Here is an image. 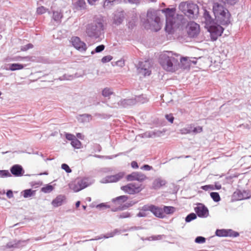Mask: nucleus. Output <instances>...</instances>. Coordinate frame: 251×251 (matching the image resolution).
<instances>
[{
  "instance_id": "1",
  "label": "nucleus",
  "mask_w": 251,
  "mask_h": 251,
  "mask_svg": "<svg viewBox=\"0 0 251 251\" xmlns=\"http://www.w3.org/2000/svg\"><path fill=\"white\" fill-rule=\"evenodd\" d=\"M159 62L164 70L171 72L177 70L179 65L178 58L174 56L173 52L170 51H166L160 55Z\"/></svg>"
},
{
  "instance_id": "2",
  "label": "nucleus",
  "mask_w": 251,
  "mask_h": 251,
  "mask_svg": "<svg viewBox=\"0 0 251 251\" xmlns=\"http://www.w3.org/2000/svg\"><path fill=\"white\" fill-rule=\"evenodd\" d=\"M213 12L217 23L223 25H228L230 21L231 15L228 10L223 4L218 2H214Z\"/></svg>"
},
{
  "instance_id": "3",
  "label": "nucleus",
  "mask_w": 251,
  "mask_h": 251,
  "mask_svg": "<svg viewBox=\"0 0 251 251\" xmlns=\"http://www.w3.org/2000/svg\"><path fill=\"white\" fill-rule=\"evenodd\" d=\"M104 25L103 20L95 19L93 23L88 24L86 28L87 35L92 39H97L103 33Z\"/></svg>"
},
{
  "instance_id": "4",
  "label": "nucleus",
  "mask_w": 251,
  "mask_h": 251,
  "mask_svg": "<svg viewBox=\"0 0 251 251\" xmlns=\"http://www.w3.org/2000/svg\"><path fill=\"white\" fill-rule=\"evenodd\" d=\"M147 22L151 30L156 32L159 30L162 25L159 17V12L153 9L149 10L147 15Z\"/></svg>"
},
{
  "instance_id": "5",
  "label": "nucleus",
  "mask_w": 251,
  "mask_h": 251,
  "mask_svg": "<svg viewBox=\"0 0 251 251\" xmlns=\"http://www.w3.org/2000/svg\"><path fill=\"white\" fill-rule=\"evenodd\" d=\"M162 12L165 13L166 19L165 30L169 34H172L174 32V27L179 25L177 23L178 19L175 17V9L167 8L163 9Z\"/></svg>"
},
{
  "instance_id": "6",
  "label": "nucleus",
  "mask_w": 251,
  "mask_h": 251,
  "mask_svg": "<svg viewBox=\"0 0 251 251\" xmlns=\"http://www.w3.org/2000/svg\"><path fill=\"white\" fill-rule=\"evenodd\" d=\"M93 183V180L89 178L85 177L77 181L76 183L71 184L70 187L75 192H77Z\"/></svg>"
},
{
  "instance_id": "7",
  "label": "nucleus",
  "mask_w": 251,
  "mask_h": 251,
  "mask_svg": "<svg viewBox=\"0 0 251 251\" xmlns=\"http://www.w3.org/2000/svg\"><path fill=\"white\" fill-rule=\"evenodd\" d=\"M206 28L210 33L211 39L213 41H216L224 31L223 27L216 23L208 26Z\"/></svg>"
},
{
  "instance_id": "8",
  "label": "nucleus",
  "mask_w": 251,
  "mask_h": 251,
  "mask_svg": "<svg viewBox=\"0 0 251 251\" xmlns=\"http://www.w3.org/2000/svg\"><path fill=\"white\" fill-rule=\"evenodd\" d=\"M141 184L136 183H130L121 187V189L125 193L130 195H133L140 192L142 190Z\"/></svg>"
},
{
  "instance_id": "9",
  "label": "nucleus",
  "mask_w": 251,
  "mask_h": 251,
  "mask_svg": "<svg viewBox=\"0 0 251 251\" xmlns=\"http://www.w3.org/2000/svg\"><path fill=\"white\" fill-rule=\"evenodd\" d=\"M188 35L189 37L195 38L197 37L200 32V25L194 22H190L186 26Z\"/></svg>"
},
{
  "instance_id": "10",
  "label": "nucleus",
  "mask_w": 251,
  "mask_h": 251,
  "mask_svg": "<svg viewBox=\"0 0 251 251\" xmlns=\"http://www.w3.org/2000/svg\"><path fill=\"white\" fill-rule=\"evenodd\" d=\"M138 72L143 75H150L151 73V64L149 61L140 62L137 67Z\"/></svg>"
},
{
  "instance_id": "11",
  "label": "nucleus",
  "mask_w": 251,
  "mask_h": 251,
  "mask_svg": "<svg viewBox=\"0 0 251 251\" xmlns=\"http://www.w3.org/2000/svg\"><path fill=\"white\" fill-rule=\"evenodd\" d=\"M126 179L127 181H138L142 182L147 179V177L142 173L139 172H134L131 174L126 176Z\"/></svg>"
},
{
  "instance_id": "12",
  "label": "nucleus",
  "mask_w": 251,
  "mask_h": 251,
  "mask_svg": "<svg viewBox=\"0 0 251 251\" xmlns=\"http://www.w3.org/2000/svg\"><path fill=\"white\" fill-rule=\"evenodd\" d=\"M71 42L73 46L79 51L84 52L86 50L87 46L86 44L81 41L79 37H73L71 38Z\"/></svg>"
},
{
  "instance_id": "13",
  "label": "nucleus",
  "mask_w": 251,
  "mask_h": 251,
  "mask_svg": "<svg viewBox=\"0 0 251 251\" xmlns=\"http://www.w3.org/2000/svg\"><path fill=\"white\" fill-rule=\"evenodd\" d=\"M194 210L199 217L206 218L209 215L208 208L202 203H198L197 206L194 208Z\"/></svg>"
},
{
  "instance_id": "14",
  "label": "nucleus",
  "mask_w": 251,
  "mask_h": 251,
  "mask_svg": "<svg viewBox=\"0 0 251 251\" xmlns=\"http://www.w3.org/2000/svg\"><path fill=\"white\" fill-rule=\"evenodd\" d=\"M124 176V172H120L115 175L106 176L100 180V182L102 183L116 182L123 178Z\"/></svg>"
},
{
  "instance_id": "15",
  "label": "nucleus",
  "mask_w": 251,
  "mask_h": 251,
  "mask_svg": "<svg viewBox=\"0 0 251 251\" xmlns=\"http://www.w3.org/2000/svg\"><path fill=\"white\" fill-rule=\"evenodd\" d=\"M136 104V100L133 98L126 99L121 100L117 103H115L113 105L111 106L112 107H127Z\"/></svg>"
},
{
  "instance_id": "16",
  "label": "nucleus",
  "mask_w": 251,
  "mask_h": 251,
  "mask_svg": "<svg viewBox=\"0 0 251 251\" xmlns=\"http://www.w3.org/2000/svg\"><path fill=\"white\" fill-rule=\"evenodd\" d=\"M28 240H14L7 243L6 247L7 248H14L21 249L25 246L27 244Z\"/></svg>"
},
{
  "instance_id": "17",
  "label": "nucleus",
  "mask_w": 251,
  "mask_h": 251,
  "mask_svg": "<svg viewBox=\"0 0 251 251\" xmlns=\"http://www.w3.org/2000/svg\"><path fill=\"white\" fill-rule=\"evenodd\" d=\"M216 236L219 237H237L239 236V233L237 232H235L232 229H217L215 232Z\"/></svg>"
},
{
  "instance_id": "18",
  "label": "nucleus",
  "mask_w": 251,
  "mask_h": 251,
  "mask_svg": "<svg viewBox=\"0 0 251 251\" xmlns=\"http://www.w3.org/2000/svg\"><path fill=\"white\" fill-rule=\"evenodd\" d=\"M187 16L190 18H194L195 15L199 12L198 6L192 2L188 1Z\"/></svg>"
},
{
  "instance_id": "19",
  "label": "nucleus",
  "mask_w": 251,
  "mask_h": 251,
  "mask_svg": "<svg viewBox=\"0 0 251 251\" xmlns=\"http://www.w3.org/2000/svg\"><path fill=\"white\" fill-rule=\"evenodd\" d=\"M11 174L15 176H21L24 173L23 167L18 164L14 165L10 169Z\"/></svg>"
},
{
  "instance_id": "20",
  "label": "nucleus",
  "mask_w": 251,
  "mask_h": 251,
  "mask_svg": "<svg viewBox=\"0 0 251 251\" xmlns=\"http://www.w3.org/2000/svg\"><path fill=\"white\" fill-rule=\"evenodd\" d=\"M203 18L204 19V22L205 25V28H207L208 26H209L210 25L216 24L213 18L211 17V15H210L209 12L206 10H204L203 15Z\"/></svg>"
},
{
  "instance_id": "21",
  "label": "nucleus",
  "mask_w": 251,
  "mask_h": 251,
  "mask_svg": "<svg viewBox=\"0 0 251 251\" xmlns=\"http://www.w3.org/2000/svg\"><path fill=\"white\" fill-rule=\"evenodd\" d=\"M233 197L237 201L247 199L250 197L249 193L246 191H237L233 194Z\"/></svg>"
},
{
  "instance_id": "22",
  "label": "nucleus",
  "mask_w": 251,
  "mask_h": 251,
  "mask_svg": "<svg viewBox=\"0 0 251 251\" xmlns=\"http://www.w3.org/2000/svg\"><path fill=\"white\" fill-rule=\"evenodd\" d=\"M26 65L19 63L9 64L7 66H4L3 69L6 70L15 71L24 69Z\"/></svg>"
},
{
  "instance_id": "23",
  "label": "nucleus",
  "mask_w": 251,
  "mask_h": 251,
  "mask_svg": "<svg viewBox=\"0 0 251 251\" xmlns=\"http://www.w3.org/2000/svg\"><path fill=\"white\" fill-rule=\"evenodd\" d=\"M125 18L124 12L123 11H117L114 14V24L117 25H120Z\"/></svg>"
},
{
  "instance_id": "24",
  "label": "nucleus",
  "mask_w": 251,
  "mask_h": 251,
  "mask_svg": "<svg viewBox=\"0 0 251 251\" xmlns=\"http://www.w3.org/2000/svg\"><path fill=\"white\" fill-rule=\"evenodd\" d=\"M166 183V181L162 178L161 177H158L155 178L152 184V188L157 190L160 188L162 186L165 185Z\"/></svg>"
},
{
  "instance_id": "25",
  "label": "nucleus",
  "mask_w": 251,
  "mask_h": 251,
  "mask_svg": "<svg viewBox=\"0 0 251 251\" xmlns=\"http://www.w3.org/2000/svg\"><path fill=\"white\" fill-rule=\"evenodd\" d=\"M66 200V197L63 195L57 196L51 202V204L55 207H58L63 204Z\"/></svg>"
},
{
  "instance_id": "26",
  "label": "nucleus",
  "mask_w": 251,
  "mask_h": 251,
  "mask_svg": "<svg viewBox=\"0 0 251 251\" xmlns=\"http://www.w3.org/2000/svg\"><path fill=\"white\" fill-rule=\"evenodd\" d=\"M151 212L156 217L159 218L163 217V213L162 209L154 205H152Z\"/></svg>"
},
{
  "instance_id": "27",
  "label": "nucleus",
  "mask_w": 251,
  "mask_h": 251,
  "mask_svg": "<svg viewBox=\"0 0 251 251\" xmlns=\"http://www.w3.org/2000/svg\"><path fill=\"white\" fill-rule=\"evenodd\" d=\"M22 195L25 198H28L34 196L36 194V191L31 189H28L21 192Z\"/></svg>"
},
{
  "instance_id": "28",
  "label": "nucleus",
  "mask_w": 251,
  "mask_h": 251,
  "mask_svg": "<svg viewBox=\"0 0 251 251\" xmlns=\"http://www.w3.org/2000/svg\"><path fill=\"white\" fill-rule=\"evenodd\" d=\"M63 14L60 11H55L53 12L52 19L57 23H60Z\"/></svg>"
},
{
  "instance_id": "29",
  "label": "nucleus",
  "mask_w": 251,
  "mask_h": 251,
  "mask_svg": "<svg viewBox=\"0 0 251 251\" xmlns=\"http://www.w3.org/2000/svg\"><path fill=\"white\" fill-rule=\"evenodd\" d=\"M128 199L127 196H120L116 198L115 199H113L112 200V201L113 202L117 203L119 204H122V203L125 202Z\"/></svg>"
},
{
  "instance_id": "30",
  "label": "nucleus",
  "mask_w": 251,
  "mask_h": 251,
  "mask_svg": "<svg viewBox=\"0 0 251 251\" xmlns=\"http://www.w3.org/2000/svg\"><path fill=\"white\" fill-rule=\"evenodd\" d=\"M188 1L181 2L178 6L179 9L187 16Z\"/></svg>"
},
{
  "instance_id": "31",
  "label": "nucleus",
  "mask_w": 251,
  "mask_h": 251,
  "mask_svg": "<svg viewBox=\"0 0 251 251\" xmlns=\"http://www.w3.org/2000/svg\"><path fill=\"white\" fill-rule=\"evenodd\" d=\"M133 99H134V100H136V103H144L146 102L148 100L147 97H146L143 95L136 96Z\"/></svg>"
},
{
  "instance_id": "32",
  "label": "nucleus",
  "mask_w": 251,
  "mask_h": 251,
  "mask_svg": "<svg viewBox=\"0 0 251 251\" xmlns=\"http://www.w3.org/2000/svg\"><path fill=\"white\" fill-rule=\"evenodd\" d=\"M192 125H190L186 127H184L183 128H181L180 130V133L182 134H189L192 132Z\"/></svg>"
},
{
  "instance_id": "33",
  "label": "nucleus",
  "mask_w": 251,
  "mask_h": 251,
  "mask_svg": "<svg viewBox=\"0 0 251 251\" xmlns=\"http://www.w3.org/2000/svg\"><path fill=\"white\" fill-rule=\"evenodd\" d=\"M113 94V91L111 88H105L102 91V95L104 97H108Z\"/></svg>"
},
{
  "instance_id": "34",
  "label": "nucleus",
  "mask_w": 251,
  "mask_h": 251,
  "mask_svg": "<svg viewBox=\"0 0 251 251\" xmlns=\"http://www.w3.org/2000/svg\"><path fill=\"white\" fill-rule=\"evenodd\" d=\"M71 145L75 149H80L81 146V143L79 140L75 138L71 143Z\"/></svg>"
},
{
  "instance_id": "35",
  "label": "nucleus",
  "mask_w": 251,
  "mask_h": 251,
  "mask_svg": "<svg viewBox=\"0 0 251 251\" xmlns=\"http://www.w3.org/2000/svg\"><path fill=\"white\" fill-rule=\"evenodd\" d=\"M75 5L79 9H85L86 7L85 0H77L75 3Z\"/></svg>"
},
{
  "instance_id": "36",
  "label": "nucleus",
  "mask_w": 251,
  "mask_h": 251,
  "mask_svg": "<svg viewBox=\"0 0 251 251\" xmlns=\"http://www.w3.org/2000/svg\"><path fill=\"white\" fill-rule=\"evenodd\" d=\"M114 236V233H113L112 232H111L110 233H107L106 235H104V236H98V237H96L95 239H91L90 240H89L90 241H92V240H100L103 238H108L109 237H112Z\"/></svg>"
},
{
  "instance_id": "37",
  "label": "nucleus",
  "mask_w": 251,
  "mask_h": 251,
  "mask_svg": "<svg viewBox=\"0 0 251 251\" xmlns=\"http://www.w3.org/2000/svg\"><path fill=\"white\" fill-rule=\"evenodd\" d=\"M210 195L215 202H218L221 200L220 195L218 192H211Z\"/></svg>"
},
{
  "instance_id": "38",
  "label": "nucleus",
  "mask_w": 251,
  "mask_h": 251,
  "mask_svg": "<svg viewBox=\"0 0 251 251\" xmlns=\"http://www.w3.org/2000/svg\"><path fill=\"white\" fill-rule=\"evenodd\" d=\"M197 217L196 214L194 213H191L186 217L185 220L186 223H189L192 220L196 219Z\"/></svg>"
},
{
  "instance_id": "39",
  "label": "nucleus",
  "mask_w": 251,
  "mask_h": 251,
  "mask_svg": "<svg viewBox=\"0 0 251 251\" xmlns=\"http://www.w3.org/2000/svg\"><path fill=\"white\" fill-rule=\"evenodd\" d=\"M53 189V187L50 184L47 185L41 189V191L45 193H49L51 192Z\"/></svg>"
},
{
  "instance_id": "40",
  "label": "nucleus",
  "mask_w": 251,
  "mask_h": 251,
  "mask_svg": "<svg viewBox=\"0 0 251 251\" xmlns=\"http://www.w3.org/2000/svg\"><path fill=\"white\" fill-rule=\"evenodd\" d=\"M163 211L167 214H172L175 211V208L172 206H164Z\"/></svg>"
},
{
  "instance_id": "41",
  "label": "nucleus",
  "mask_w": 251,
  "mask_h": 251,
  "mask_svg": "<svg viewBox=\"0 0 251 251\" xmlns=\"http://www.w3.org/2000/svg\"><path fill=\"white\" fill-rule=\"evenodd\" d=\"M105 46L103 45H100L97 46L94 50L91 51V54H94L95 53H99L101 52L104 50Z\"/></svg>"
},
{
  "instance_id": "42",
  "label": "nucleus",
  "mask_w": 251,
  "mask_h": 251,
  "mask_svg": "<svg viewBox=\"0 0 251 251\" xmlns=\"http://www.w3.org/2000/svg\"><path fill=\"white\" fill-rule=\"evenodd\" d=\"M131 216L132 214L130 212L126 211L120 214L119 215H117V217L119 219H124L131 217Z\"/></svg>"
},
{
  "instance_id": "43",
  "label": "nucleus",
  "mask_w": 251,
  "mask_h": 251,
  "mask_svg": "<svg viewBox=\"0 0 251 251\" xmlns=\"http://www.w3.org/2000/svg\"><path fill=\"white\" fill-rule=\"evenodd\" d=\"M116 0H105L103 2V7L105 8H109Z\"/></svg>"
},
{
  "instance_id": "44",
  "label": "nucleus",
  "mask_w": 251,
  "mask_h": 251,
  "mask_svg": "<svg viewBox=\"0 0 251 251\" xmlns=\"http://www.w3.org/2000/svg\"><path fill=\"white\" fill-rule=\"evenodd\" d=\"M74 78V76L73 75H69L67 74H65L59 77L58 79L60 80H72Z\"/></svg>"
},
{
  "instance_id": "45",
  "label": "nucleus",
  "mask_w": 251,
  "mask_h": 251,
  "mask_svg": "<svg viewBox=\"0 0 251 251\" xmlns=\"http://www.w3.org/2000/svg\"><path fill=\"white\" fill-rule=\"evenodd\" d=\"M10 176H11V175L8 170H0V177H7Z\"/></svg>"
},
{
  "instance_id": "46",
  "label": "nucleus",
  "mask_w": 251,
  "mask_h": 251,
  "mask_svg": "<svg viewBox=\"0 0 251 251\" xmlns=\"http://www.w3.org/2000/svg\"><path fill=\"white\" fill-rule=\"evenodd\" d=\"M82 117V121L83 122H88L90 120L92 119V116L91 115L88 114H84L81 115Z\"/></svg>"
},
{
  "instance_id": "47",
  "label": "nucleus",
  "mask_w": 251,
  "mask_h": 251,
  "mask_svg": "<svg viewBox=\"0 0 251 251\" xmlns=\"http://www.w3.org/2000/svg\"><path fill=\"white\" fill-rule=\"evenodd\" d=\"M163 235H153L150 236L148 238V240L149 241H154V240H159L162 239V236Z\"/></svg>"
},
{
  "instance_id": "48",
  "label": "nucleus",
  "mask_w": 251,
  "mask_h": 251,
  "mask_svg": "<svg viewBox=\"0 0 251 251\" xmlns=\"http://www.w3.org/2000/svg\"><path fill=\"white\" fill-rule=\"evenodd\" d=\"M206 239L202 236H198L195 238V241L198 244H202L205 242Z\"/></svg>"
},
{
  "instance_id": "49",
  "label": "nucleus",
  "mask_w": 251,
  "mask_h": 251,
  "mask_svg": "<svg viewBox=\"0 0 251 251\" xmlns=\"http://www.w3.org/2000/svg\"><path fill=\"white\" fill-rule=\"evenodd\" d=\"M152 204H146L143 206L140 210L146 212L147 211H151Z\"/></svg>"
},
{
  "instance_id": "50",
  "label": "nucleus",
  "mask_w": 251,
  "mask_h": 251,
  "mask_svg": "<svg viewBox=\"0 0 251 251\" xmlns=\"http://www.w3.org/2000/svg\"><path fill=\"white\" fill-rule=\"evenodd\" d=\"M152 135L153 136V138L156 137H160L162 134V132L159 130H154L151 131Z\"/></svg>"
},
{
  "instance_id": "51",
  "label": "nucleus",
  "mask_w": 251,
  "mask_h": 251,
  "mask_svg": "<svg viewBox=\"0 0 251 251\" xmlns=\"http://www.w3.org/2000/svg\"><path fill=\"white\" fill-rule=\"evenodd\" d=\"M201 189L204 190V191H208V190H214V185H206L204 186H202L201 187Z\"/></svg>"
},
{
  "instance_id": "52",
  "label": "nucleus",
  "mask_w": 251,
  "mask_h": 251,
  "mask_svg": "<svg viewBox=\"0 0 251 251\" xmlns=\"http://www.w3.org/2000/svg\"><path fill=\"white\" fill-rule=\"evenodd\" d=\"M33 48V45L31 43H29L26 45L22 46L21 47V50L22 51H26V50H28V49H32Z\"/></svg>"
},
{
  "instance_id": "53",
  "label": "nucleus",
  "mask_w": 251,
  "mask_h": 251,
  "mask_svg": "<svg viewBox=\"0 0 251 251\" xmlns=\"http://www.w3.org/2000/svg\"><path fill=\"white\" fill-rule=\"evenodd\" d=\"M61 168L65 170L67 173H70L72 172V170L70 168L69 166L65 163H63L61 165Z\"/></svg>"
},
{
  "instance_id": "54",
  "label": "nucleus",
  "mask_w": 251,
  "mask_h": 251,
  "mask_svg": "<svg viewBox=\"0 0 251 251\" xmlns=\"http://www.w3.org/2000/svg\"><path fill=\"white\" fill-rule=\"evenodd\" d=\"M112 59L111 55H107L103 57L101 59V62L103 63L108 62Z\"/></svg>"
},
{
  "instance_id": "55",
  "label": "nucleus",
  "mask_w": 251,
  "mask_h": 251,
  "mask_svg": "<svg viewBox=\"0 0 251 251\" xmlns=\"http://www.w3.org/2000/svg\"><path fill=\"white\" fill-rule=\"evenodd\" d=\"M47 9L44 6H40L37 8V13L38 14H42L45 13L46 12Z\"/></svg>"
},
{
  "instance_id": "56",
  "label": "nucleus",
  "mask_w": 251,
  "mask_h": 251,
  "mask_svg": "<svg viewBox=\"0 0 251 251\" xmlns=\"http://www.w3.org/2000/svg\"><path fill=\"white\" fill-rule=\"evenodd\" d=\"M129 206V205L125 204L123 206H119L118 207L112 208L111 210L112 211L115 212V211H117L118 210H123V209H126V208H128Z\"/></svg>"
},
{
  "instance_id": "57",
  "label": "nucleus",
  "mask_w": 251,
  "mask_h": 251,
  "mask_svg": "<svg viewBox=\"0 0 251 251\" xmlns=\"http://www.w3.org/2000/svg\"><path fill=\"white\" fill-rule=\"evenodd\" d=\"M65 137L66 138L69 140V141H71V142L75 138H76L75 136L72 134H71V133H65Z\"/></svg>"
},
{
  "instance_id": "58",
  "label": "nucleus",
  "mask_w": 251,
  "mask_h": 251,
  "mask_svg": "<svg viewBox=\"0 0 251 251\" xmlns=\"http://www.w3.org/2000/svg\"><path fill=\"white\" fill-rule=\"evenodd\" d=\"M202 131V127H201L200 126H198L197 127H194V128L192 126V132H193L194 133H200Z\"/></svg>"
},
{
  "instance_id": "59",
  "label": "nucleus",
  "mask_w": 251,
  "mask_h": 251,
  "mask_svg": "<svg viewBox=\"0 0 251 251\" xmlns=\"http://www.w3.org/2000/svg\"><path fill=\"white\" fill-rule=\"evenodd\" d=\"M165 118L171 123H173L174 118L172 114L165 115Z\"/></svg>"
},
{
  "instance_id": "60",
  "label": "nucleus",
  "mask_w": 251,
  "mask_h": 251,
  "mask_svg": "<svg viewBox=\"0 0 251 251\" xmlns=\"http://www.w3.org/2000/svg\"><path fill=\"white\" fill-rule=\"evenodd\" d=\"M29 58H30V57L28 56L22 57V56H16L14 58H13L12 59V60L13 61H21L24 59H29Z\"/></svg>"
},
{
  "instance_id": "61",
  "label": "nucleus",
  "mask_w": 251,
  "mask_h": 251,
  "mask_svg": "<svg viewBox=\"0 0 251 251\" xmlns=\"http://www.w3.org/2000/svg\"><path fill=\"white\" fill-rule=\"evenodd\" d=\"M141 169L146 171H150L152 169V167L149 165L145 164L141 168Z\"/></svg>"
},
{
  "instance_id": "62",
  "label": "nucleus",
  "mask_w": 251,
  "mask_h": 251,
  "mask_svg": "<svg viewBox=\"0 0 251 251\" xmlns=\"http://www.w3.org/2000/svg\"><path fill=\"white\" fill-rule=\"evenodd\" d=\"M147 216V213L146 212L142 211L141 212H139L137 214V216L138 217H145Z\"/></svg>"
},
{
  "instance_id": "63",
  "label": "nucleus",
  "mask_w": 251,
  "mask_h": 251,
  "mask_svg": "<svg viewBox=\"0 0 251 251\" xmlns=\"http://www.w3.org/2000/svg\"><path fill=\"white\" fill-rule=\"evenodd\" d=\"M6 196L8 198H12L13 197V192L11 190H9L6 192Z\"/></svg>"
},
{
  "instance_id": "64",
  "label": "nucleus",
  "mask_w": 251,
  "mask_h": 251,
  "mask_svg": "<svg viewBox=\"0 0 251 251\" xmlns=\"http://www.w3.org/2000/svg\"><path fill=\"white\" fill-rule=\"evenodd\" d=\"M131 166L132 168L133 169H137L139 167L137 163L134 161L131 162Z\"/></svg>"
}]
</instances>
